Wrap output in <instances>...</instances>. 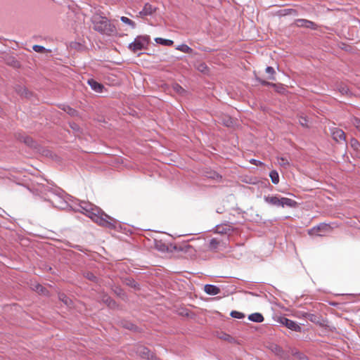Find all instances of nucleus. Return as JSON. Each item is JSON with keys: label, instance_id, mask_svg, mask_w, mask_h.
<instances>
[{"label": "nucleus", "instance_id": "1", "mask_svg": "<svg viewBox=\"0 0 360 360\" xmlns=\"http://www.w3.org/2000/svg\"><path fill=\"white\" fill-rule=\"evenodd\" d=\"M69 200L70 197L63 191H51L49 195V201H50L53 207L62 210H65L70 207L90 217V203L88 202L79 201V204H75L76 206L73 207L69 203Z\"/></svg>", "mask_w": 360, "mask_h": 360}, {"label": "nucleus", "instance_id": "2", "mask_svg": "<svg viewBox=\"0 0 360 360\" xmlns=\"http://www.w3.org/2000/svg\"><path fill=\"white\" fill-rule=\"evenodd\" d=\"M100 11V10H98ZM91 23L94 25V29L96 32L105 35H111L115 32V27L110 22V20L105 16L97 13L91 17Z\"/></svg>", "mask_w": 360, "mask_h": 360}, {"label": "nucleus", "instance_id": "3", "mask_svg": "<svg viewBox=\"0 0 360 360\" xmlns=\"http://www.w3.org/2000/svg\"><path fill=\"white\" fill-rule=\"evenodd\" d=\"M91 203V221L96 222L100 226L108 227L110 229L115 228L116 221L110 216L105 214L100 209L93 207Z\"/></svg>", "mask_w": 360, "mask_h": 360}, {"label": "nucleus", "instance_id": "4", "mask_svg": "<svg viewBox=\"0 0 360 360\" xmlns=\"http://www.w3.org/2000/svg\"><path fill=\"white\" fill-rule=\"evenodd\" d=\"M264 200L267 204L276 207H295L297 205V202L292 199L284 197L279 198L278 195H265Z\"/></svg>", "mask_w": 360, "mask_h": 360}, {"label": "nucleus", "instance_id": "5", "mask_svg": "<svg viewBox=\"0 0 360 360\" xmlns=\"http://www.w3.org/2000/svg\"><path fill=\"white\" fill-rule=\"evenodd\" d=\"M149 39L148 36H138L129 44L128 48L133 52L145 49L149 43Z\"/></svg>", "mask_w": 360, "mask_h": 360}, {"label": "nucleus", "instance_id": "6", "mask_svg": "<svg viewBox=\"0 0 360 360\" xmlns=\"http://www.w3.org/2000/svg\"><path fill=\"white\" fill-rule=\"evenodd\" d=\"M132 351L143 359H153L155 357L153 353L151 352L148 348L143 345H136L133 347Z\"/></svg>", "mask_w": 360, "mask_h": 360}, {"label": "nucleus", "instance_id": "7", "mask_svg": "<svg viewBox=\"0 0 360 360\" xmlns=\"http://www.w3.org/2000/svg\"><path fill=\"white\" fill-rule=\"evenodd\" d=\"M226 241L218 238H213L209 242L208 248L211 251L217 252L219 250L226 248Z\"/></svg>", "mask_w": 360, "mask_h": 360}, {"label": "nucleus", "instance_id": "8", "mask_svg": "<svg viewBox=\"0 0 360 360\" xmlns=\"http://www.w3.org/2000/svg\"><path fill=\"white\" fill-rule=\"evenodd\" d=\"M302 316L311 322L316 323L320 326H326L327 321L319 314L304 312Z\"/></svg>", "mask_w": 360, "mask_h": 360}, {"label": "nucleus", "instance_id": "9", "mask_svg": "<svg viewBox=\"0 0 360 360\" xmlns=\"http://www.w3.org/2000/svg\"><path fill=\"white\" fill-rule=\"evenodd\" d=\"M295 24L298 27L309 28L314 30L318 28V25L316 23L306 19H297L295 21Z\"/></svg>", "mask_w": 360, "mask_h": 360}, {"label": "nucleus", "instance_id": "10", "mask_svg": "<svg viewBox=\"0 0 360 360\" xmlns=\"http://www.w3.org/2000/svg\"><path fill=\"white\" fill-rule=\"evenodd\" d=\"M156 7L152 6L149 3L145 4L143 9L139 13V16L144 18L148 15H153L156 11Z\"/></svg>", "mask_w": 360, "mask_h": 360}, {"label": "nucleus", "instance_id": "11", "mask_svg": "<svg viewBox=\"0 0 360 360\" xmlns=\"http://www.w3.org/2000/svg\"><path fill=\"white\" fill-rule=\"evenodd\" d=\"M281 323L285 325L288 328L296 331L300 332L302 328L294 321L288 319L287 318H283Z\"/></svg>", "mask_w": 360, "mask_h": 360}, {"label": "nucleus", "instance_id": "12", "mask_svg": "<svg viewBox=\"0 0 360 360\" xmlns=\"http://www.w3.org/2000/svg\"><path fill=\"white\" fill-rule=\"evenodd\" d=\"M330 229H331V227L330 225H328L327 224H320L319 225L312 228L311 229V231H309V233H316L319 236H321L320 234L318 233L319 231L328 232V231H330Z\"/></svg>", "mask_w": 360, "mask_h": 360}, {"label": "nucleus", "instance_id": "13", "mask_svg": "<svg viewBox=\"0 0 360 360\" xmlns=\"http://www.w3.org/2000/svg\"><path fill=\"white\" fill-rule=\"evenodd\" d=\"M332 136H333V139L337 142L345 141V134L340 129H335L332 132Z\"/></svg>", "mask_w": 360, "mask_h": 360}, {"label": "nucleus", "instance_id": "14", "mask_svg": "<svg viewBox=\"0 0 360 360\" xmlns=\"http://www.w3.org/2000/svg\"><path fill=\"white\" fill-rule=\"evenodd\" d=\"M214 231L216 233L227 234L232 231V229L231 226L228 224L217 225Z\"/></svg>", "mask_w": 360, "mask_h": 360}, {"label": "nucleus", "instance_id": "15", "mask_svg": "<svg viewBox=\"0 0 360 360\" xmlns=\"http://www.w3.org/2000/svg\"><path fill=\"white\" fill-rule=\"evenodd\" d=\"M271 350L278 356H279L281 359H286L287 354L284 352V350L278 345H272L271 346Z\"/></svg>", "mask_w": 360, "mask_h": 360}, {"label": "nucleus", "instance_id": "16", "mask_svg": "<svg viewBox=\"0 0 360 360\" xmlns=\"http://www.w3.org/2000/svg\"><path fill=\"white\" fill-rule=\"evenodd\" d=\"M91 89L94 90V91H96V93H99V94H103L107 91L103 84L98 83L92 79H91Z\"/></svg>", "mask_w": 360, "mask_h": 360}, {"label": "nucleus", "instance_id": "17", "mask_svg": "<svg viewBox=\"0 0 360 360\" xmlns=\"http://www.w3.org/2000/svg\"><path fill=\"white\" fill-rule=\"evenodd\" d=\"M205 292L210 295H216L220 292V289L214 285L207 284L204 287Z\"/></svg>", "mask_w": 360, "mask_h": 360}, {"label": "nucleus", "instance_id": "18", "mask_svg": "<svg viewBox=\"0 0 360 360\" xmlns=\"http://www.w3.org/2000/svg\"><path fill=\"white\" fill-rule=\"evenodd\" d=\"M102 300L110 309H115L117 307L116 302L108 295H104Z\"/></svg>", "mask_w": 360, "mask_h": 360}, {"label": "nucleus", "instance_id": "19", "mask_svg": "<svg viewBox=\"0 0 360 360\" xmlns=\"http://www.w3.org/2000/svg\"><path fill=\"white\" fill-rule=\"evenodd\" d=\"M248 319L252 322L262 323L264 321V316L260 313H253L249 315Z\"/></svg>", "mask_w": 360, "mask_h": 360}, {"label": "nucleus", "instance_id": "20", "mask_svg": "<svg viewBox=\"0 0 360 360\" xmlns=\"http://www.w3.org/2000/svg\"><path fill=\"white\" fill-rule=\"evenodd\" d=\"M336 88L342 95H347L349 93L348 86L343 83L338 84Z\"/></svg>", "mask_w": 360, "mask_h": 360}, {"label": "nucleus", "instance_id": "21", "mask_svg": "<svg viewBox=\"0 0 360 360\" xmlns=\"http://www.w3.org/2000/svg\"><path fill=\"white\" fill-rule=\"evenodd\" d=\"M155 41L158 44H160L162 45L168 46H172L174 44V41L172 40L165 39H162V38H160V37L155 38Z\"/></svg>", "mask_w": 360, "mask_h": 360}, {"label": "nucleus", "instance_id": "22", "mask_svg": "<svg viewBox=\"0 0 360 360\" xmlns=\"http://www.w3.org/2000/svg\"><path fill=\"white\" fill-rule=\"evenodd\" d=\"M269 176L271 178V182L274 184H278L279 182V175L278 173L276 170H272Z\"/></svg>", "mask_w": 360, "mask_h": 360}, {"label": "nucleus", "instance_id": "23", "mask_svg": "<svg viewBox=\"0 0 360 360\" xmlns=\"http://www.w3.org/2000/svg\"><path fill=\"white\" fill-rule=\"evenodd\" d=\"M176 49L185 53H191L193 52V49L186 44H181L177 46Z\"/></svg>", "mask_w": 360, "mask_h": 360}, {"label": "nucleus", "instance_id": "24", "mask_svg": "<svg viewBox=\"0 0 360 360\" xmlns=\"http://www.w3.org/2000/svg\"><path fill=\"white\" fill-rule=\"evenodd\" d=\"M120 20L123 23L129 25L131 28H135L136 23L131 19L128 18L127 17L122 16L120 18Z\"/></svg>", "mask_w": 360, "mask_h": 360}, {"label": "nucleus", "instance_id": "25", "mask_svg": "<svg viewBox=\"0 0 360 360\" xmlns=\"http://www.w3.org/2000/svg\"><path fill=\"white\" fill-rule=\"evenodd\" d=\"M62 110H63L70 116H75L77 114V111L75 109L70 108L68 105H63Z\"/></svg>", "mask_w": 360, "mask_h": 360}, {"label": "nucleus", "instance_id": "26", "mask_svg": "<svg viewBox=\"0 0 360 360\" xmlns=\"http://www.w3.org/2000/svg\"><path fill=\"white\" fill-rule=\"evenodd\" d=\"M350 122L360 132V119L353 117L351 118Z\"/></svg>", "mask_w": 360, "mask_h": 360}, {"label": "nucleus", "instance_id": "27", "mask_svg": "<svg viewBox=\"0 0 360 360\" xmlns=\"http://www.w3.org/2000/svg\"><path fill=\"white\" fill-rule=\"evenodd\" d=\"M266 72L269 75V79H271V80H275L276 79L275 77H274V75H275L276 72H275L274 69L272 67H271V66L266 67Z\"/></svg>", "mask_w": 360, "mask_h": 360}, {"label": "nucleus", "instance_id": "28", "mask_svg": "<svg viewBox=\"0 0 360 360\" xmlns=\"http://www.w3.org/2000/svg\"><path fill=\"white\" fill-rule=\"evenodd\" d=\"M272 87L279 94H284L285 92V88L283 84H276V86H272Z\"/></svg>", "mask_w": 360, "mask_h": 360}, {"label": "nucleus", "instance_id": "29", "mask_svg": "<svg viewBox=\"0 0 360 360\" xmlns=\"http://www.w3.org/2000/svg\"><path fill=\"white\" fill-rule=\"evenodd\" d=\"M33 290L38 292L39 293L45 294L46 290L45 288L40 284H36L33 286Z\"/></svg>", "mask_w": 360, "mask_h": 360}, {"label": "nucleus", "instance_id": "30", "mask_svg": "<svg viewBox=\"0 0 360 360\" xmlns=\"http://www.w3.org/2000/svg\"><path fill=\"white\" fill-rule=\"evenodd\" d=\"M23 141L25 144L30 147H34V141L33 139L29 136H25L23 138Z\"/></svg>", "mask_w": 360, "mask_h": 360}, {"label": "nucleus", "instance_id": "31", "mask_svg": "<svg viewBox=\"0 0 360 360\" xmlns=\"http://www.w3.org/2000/svg\"><path fill=\"white\" fill-rule=\"evenodd\" d=\"M59 299L67 306H69L71 302V300L64 294L59 295Z\"/></svg>", "mask_w": 360, "mask_h": 360}, {"label": "nucleus", "instance_id": "32", "mask_svg": "<svg viewBox=\"0 0 360 360\" xmlns=\"http://www.w3.org/2000/svg\"><path fill=\"white\" fill-rule=\"evenodd\" d=\"M231 316L233 318L239 319L245 317V315L243 313L237 311H232L231 312Z\"/></svg>", "mask_w": 360, "mask_h": 360}, {"label": "nucleus", "instance_id": "33", "mask_svg": "<svg viewBox=\"0 0 360 360\" xmlns=\"http://www.w3.org/2000/svg\"><path fill=\"white\" fill-rule=\"evenodd\" d=\"M126 283L127 285L136 289L138 288V283L134 280V279H131V278H128V279H126Z\"/></svg>", "mask_w": 360, "mask_h": 360}, {"label": "nucleus", "instance_id": "34", "mask_svg": "<svg viewBox=\"0 0 360 360\" xmlns=\"http://www.w3.org/2000/svg\"><path fill=\"white\" fill-rule=\"evenodd\" d=\"M278 163L282 167H287L289 165V162L285 158H278Z\"/></svg>", "mask_w": 360, "mask_h": 360}, {"label": "nucleus", "instance_id": "35", "mask_svg": "<svg viewBox=\"0 0 360 360\" xmlns=\"http://www.w3.org/2000/svg\"><path fill=\"white\" fill-rule=\"evenodd\" d=\"M257 80L263 86H276V84L271 83L269 82L263 80L260 78H257Z\"/></svg>", "mask_w": 360, "mask_h": 360}, {"label": "nucleus", "instance_id": "36", "mask_svg": "<svg viewBox=\"0 0 360 360\" xmlns=\"http://www.w3.org/2000/svg\"><path fill=\"white\" fill-rule=\"evenodd\" d=\"M350 144L354 150H358L360 145L359 142L356 139H352L350 141Z\"/></svg>", "mask_w": 360, "mask_h": 360}, {"label": "nucleus", "instance_id": "37", "mask_svg": "<svg viewBox=\"0 0 360 360\" xmlns=\"http://www.w3.org/2000/svg\"><path fill=\"white\" fill-rule=\"evenodd\" d=\"M113 291L119 297H122L124 295V293L122 289L120 288V287H117V286L115 287L113 289Z\"/></svg>", "mask_w": 360, "mask_h": 360}, {"label": "nucleus", "instance_id": "38", "mask_svg": "<svg viewBox=\"0 0 360 360\" xmlns=\"http://www.w3.org/2000/svg\"><path fill=\"white\" fill-rule=\"evenodd\" d=\"M208 177L215 179L218 181H220L222 179V176L216 172H212Z\"/></svg>", "mask_w": 360, "mask_h": 360}, {"label": "nucleus", "instance_id": "39", "mask_svg": "<svg viewBox=\"0 0 360 360\" xmlns=\"http://www.w3.org/2000/svg\"><path fill=\"white\" fill-rule=\"evenodd\" d=\"M33 50L37 53H42L45 51L46 49L40 45H34L33 46Z\"/></svg>", "mask_w": 360, "mask_h": 360}, {"label": "nucleus", "instance_id": "40", "mask_svg": "<svg viewBox=\"0 0 360 360\" xmlns=\"http://www.w3.org/2000/svg\"><path fill=\"white\" fill-rule=\"evenodd\" d=\"M299 122L302 126L308 127V120L305 117H300L299 119Z\"/></svg>", "mask_w": 360, "mask_h": 360}, {"label": "nucleus", "instance_id": "41", "mask_svg": "<svg viewBox=\"0 0 360 360\" xmlns=\"http://www.w3.org/2000/svg\"><path fill=\"white\" fill-rule=\"evenodd\" d=\"M174 89L176 92L181 94L184 91V89L178 84L174 85Z\"/></svg>", "mask_w": 360, "mask_h": 360}, {"label": "nucleus", "instance_id": "42", "mask_svg": "<svg viewBox=\"0 0 360 360\" xmlns=\"http://www.w3.org/2000/svg\"><path fill=\"white\" fill-rule=\"evenodd\" d=\"M293 354L295 356H297V358H299L300 360H307V357L302 353L296 352Z\"/></svg>", "mask_w": 360, "mask_h": 360}, {"label": "nucleus", "instance_id": "43", "mask_svg": "<svg viewBox=\"0 0 360 360\" xmlns=\"http://www.w3.org/2000/svg\"><path fill=\"white\" fill-rule=\"evenodd\" d=\"M207 69L205 63H201L198 66V70L200 72H205Z\"/></svg>", "mask_w": 360, "mask_h": 360}, {"label": "nucleus", "instance_id": "44", "mask_svg": "<svg viewBox=\"0 0 360 360\" xmlns=\"http://www.w3.org/2000/svg\"><path fill=\"white\" fill-rule=\"evenodd\" d=\"M250 162L258 166V165H262V162H260L259 160H255V159H252L250 160Z\"/></svg>", "mask_w": 360, "mask_h": 360}, {"label": "nucleus", "instance_id": "45", "mask_svg": "<svg viewBox=\"0 0 360 360\" xmlns=\"http://www.w3.org/2000/svg\"><path fill=\"white\" fill-rule=\"evenodd\" d=\"M125 327L130 330H133L135 328V326L132 323H128L127 326H125Z\"/></svg>", "mask_w": 360, "mask_h": 360}, {"label": "nucleus", "instance_id": "46", "mask_svg": "<svg viewBox=\"0 0 360 360\" xmlns=\"http://www.w3.org/2000/svg\"><path fill=\"white\" fill-rule=\"evenodd\" d=\"M192 248V246L190 245H184V247L183 248H181V250H184L186 251L188 249H191Z\"/></svg>", "mask_w": 360, "mask_h": 360}, {"label": "nucleus", "instance_id": "47", "mask_svg": "<svg viewBox=\"0 0 360 360\" xmlns=\"http://www.w3.org/2000/svg\"><path fill=\"white\" fill-rule=\"evenodd\" d=\"M94 279H96V277L91 276V282L94 281Z\"/></svg>", "mask_w": 360, "mask_h": 360}, {"label": "nucleus", "instance_id": "48", "mask_svg": "<svg viewBox=\"0 0 360 360\" xmlns=\"http://www.w3.org/2000/svg\"><path fill=\"white\" fill-rule=\"evenodd\" d=\"M87 84L90 85V79H88L86 81Z\"/></svg>", "mask_w": 360, "mask_h": 360}, {"label": "nucleus", "instance_id": "49", "mask_svg": "<svg viewBox=\"0 0 360 360\" xmlns=\"http://www.w3.org/2000/svg\"><path fill=\"white\" fill-rule=\"evenodd\" d=\"M133 350V348L131 349ZM132 353H131V355H133V353H134L133 351H131Z\"/></svg>", "mask_w": 360, "mask_h": 360}]
</instances>
